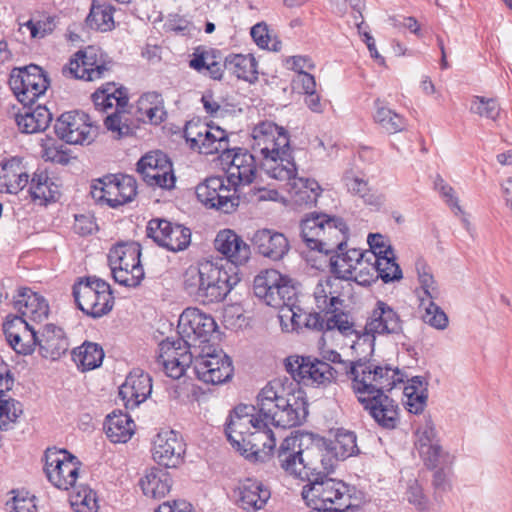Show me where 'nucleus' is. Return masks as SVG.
<instances>
[{
    "instance_id": "obj_1",
    "label": "nucleus",
    "mask_w": 512,
    "mask_h": 512,
    "mask_svg": "<svg viewBox=\"0 0 512 512\" xmlns=\"http://www.w3.org/2000/svg\"><path fill=\"white\" fill-rule=\"evenodd\" d=\"M215 249L227 262L219 266L212 262L190 266L184 273V289L188 295L203 304L223 301L240 282L238 266L251 255L250 246L234 231H219L214 240Z\"/></svg>"
},
{
    "instance_id": "obj_2",
    "label": "nucleus",
    "mask_w": 512,
    "mask_h": 512,
    "mask_svg": "<svg viewBox=\"0 0 512 512\" xmlns=\"http://www.w3.org/2000/svg\"><path fill=\"white\" fill-rule=\"evenodd\" d=\"M300 226L302 240L309 249L330 255V270L335 278L371 284L373 277L363 278V270L356 272L358 266L368 263V252L356 248L346 250L349 229L342 218L311 213Z\"/></svg>"
},
{
    "instance_id": "obj_3",
    "label": "nucleus",
    "mask_w": 512,
    "mask_h": 512,
    "mask_svg": "<svg viewBox=\"0 0 512 512\" xmlns=\"http://www.w3.org/2000/svg\"><path fill=\"white\" fill-rule=\"evenodd\" d=\"M257 408L263 421L284 429L301 425L308 415L303 391L293 383L285 386L281 379L270 381L261 389Z\"/></svg>"
},
{
    "instance_id": "obj_4",
    "label": "nucleus",
    "mask_w": 512,
    "mask_h": 512,
    "mask_svg": "<svg viewBox=\"0 0 512 512\" xmlns=\"http://www.w3.org/2000/svg\"><path fill=\"white\" fill-rule=\"evenodd\" d=\"M253 150L262 156V167L271 178H287L294 158L288 132L273 122L264 121L252 131Z\"/></svg>"
},
{
    "instance_id": "obj_5",
    "label": "nucleus",
    "mask_w": 512,
    "mask_h": 512,
    "mask_svg": "<svg viewBox=\"0 0 512 512\" xmlns=\"http://www.w3.org/2000/svg\"><path fill=\"white\" fill-rule=\"evenodd\" d=\"M331 471V466L329 467L324 459V465H319V468L308 478L307 484L303 486L301 495L306 505L312 508L310 512L358 509V506L351 504L355 487L329 477L328 474Z\"/></svg>"
},
{
    "instance_id": "obj_6",
    "label": "nucleus",
    "mask_w": 512,
    "mask_h": 512,
    "mask_svg": "<svg viewBox=\"0 0 512 512\" xmlns=\"http://www.w3.org/2000/svg\"><path fill=\"white\" fill-rule=\"evenodd\" d=\"M321 446L326 447L325 441L317 439L311 446L302 449L298 437H287L278 449V464L287 474L307 481L319 465H324Z\"/></svg>"
},
{
    "instance_id": "obj_7",
    "label": "nucleus",
    "mask_w": 512,
    "mask_h": 512,
    "mask_svg": "<svg viewBox=\"0 0 512 512\" xmlns=\"http://www.w3.org/2000/svg\"><path fill=\"white\" fill-rule=\"evenodd\" d=\"M352 388L357 396H372L391 391L404 381V374L389 365H376L359 359L349 366Z\"/></svg>"
},
{
    "instance_id": "obj_8",
    "label": "nucleus",
    "mask_w": 512,
    "mask_h": 512,
    "mask_svg": "<svg viewBox=\"0 0 512 512\" xmlns=\"http://www.w3.org/2000/svg\"><path fill=\"white\" fill-rule=\"evenodd\" d=\"M94 106L99 111H106L115 105V111L108 115L104 124L116 138L120 139L133 133L135 124L128 108V96L124 88H116L114 84H107L92 94Z\"/></svg>"
},
{
    "instance_id": "obj_9",
    "label": "nucleus",
    "mask_w": 512,
    "mask_h": 512,
    "mask_svg": "<svg viewBox=\"0 0 512 512\" xmlns=\"http://www.w3.org/2000/svg\"><path fill=\"white\" fill-rule=\"evenodd\" d=\"M72 294L77 307L94 319L108 314L114 305L110 285L95 276L80 278L73 285Z\"/></svg>"
},
{
    "instance_id": "obj_10",
    "label": "nucleus",
    "mask_w": 512,
    "mask_h": 512,
    "mask_svg": "<svg viewBox=\"0 0 512 512\" xmlns=\"http://www.w3.org/2000/svg\"><path fill=\"white\" fill-rule=\"evenodd\" d=\"M253 291L266 305L280 310L294 306L297 301L296 288L274 269L261 271L254 278Z\"/></svg>"
},
{
    "instance_id": "obj_11",
    "label": "nucleus",
    "mask_w": 512,
    "mask_h": 512,
    "mask_svg": "<svg viewBox=\"0 0 512 512\" xmlns=\"http://www.w3.org/2000/svg\"><path fill=\"white\" fill-rule=\"evenodd\" d=\"M286 371L297 382L306 386H323L331 384L338 371L326 361L314 356H289L285 361Z\"/></svg>"
},
{
    "instance_id": "obj_12",
    "label": "nucleus",
    "mask_w": 512,
    "mask_h": 512,
    "mask_svg": "<svg viewBox=\"0 0 512 512\" xmlns=\"http://www.w3.org/2000/svg\"><path fill=\"white\" fill-rule=\"evenodd\" d=\"M91 195L95 201L117 208L135 198L137 183L130 175H107L93 181Z\"/></svg>"
},
{
    "instance_id": "obj_13",
    "label": "nucleus",
    "mask_w": 512,
    "mask_h": 512,
    "mask_svg": "<svg viewBox=\"0 0 512 512\" xmlns=\"http://www.w3.org/2000/svg\"><path fill=\"white\" fill-rule=\"evenodd\" d=\"M9 85L19 102L28 106L45 93L49 87V79L41 67L30 64L14 68L9 78Z\"/></svg>"
},
{
    "instance_id": "obj_14",
    "label": "nucleus",
    "mask_w": 512,
    "mask_h": 512,
    "mask_svg": "<svg viewBox=\"0 0 512 512\" xmlns=\"http://www.w3.org/2000/svg\"><path fill=\"white\" fill-rule=\"evenodd\" d=\"M233 371L232 360L223 350L208 346L194 358L193 372L204 383L222 384L232 378Z\"/></svg>"
},
{
    "instance_id": "obj_15",
    "label": "nucleus",
    "mask_w": 512,
    "mask_h": 512,
    "mask_svg": "<svg viewBox=\"0 0 512 512\" xmlns=\"http://www.w3.org/2000/svg\"><path fill=\"white\" fill-rule=\"evenodd\" d=\"M44 472L56 488L68 490L78 478L80 462L65 449L48 448L44 454Z\"/></svg>"
},
{
    "instance_id": "obj_16",
    "label": "nucleus",
    "mask_w": 512,
    "mask_h": 512,
    "mask_svg": "<svg viewBox=\"0 0 512 512\" xmlns=\"http://www.w3.org/2000/svg\"><path fill=\"white\" fill-rule=\"evenodd\" d=\"M191 346L187 339L167 338L159 344L156 363L163 368L167 376L179 379L188 368L194 366L195 356L190 350Z\"/></svg>"
},
{
    "instance_id": "obj_17",
    "label": "nucleus",
    "mask_w": 512,
    "mask_h": 512,
    "mask_svg": "<svg viewBox=\"0 0 512 512\" xmlns=\"http://www.w3.org/2000/svg\"><path fill=\"white\" fill-rule=\"evenodd\" d=\"M111 68V60L104 59L96 48L88 47L75 54V58L62 68V74L75 79L95 81L105 78Z\"/></svg>"
},
{
    "instance_id": "obj_18",
    "label": "nucleus",
    "mask_w": 512,
    "mask_h": 512,
    "mask_svg": "<svg viewBox=\"0 0 512 512\" xmlns=\"http://www.w3.org/2000/svg\"><path fill=\"white\" fill-rule=\"evenodd\" d=\"M54 131L59 139L68 144L83 145L94 140L97 127L93 126L87 113L74 110L62 113L57 118Z\"/></svg>"
},
{
    "instance_id": "obj_19",
    "label": "nucleus",
    "mask_w": 512,
    "mask_h": 512,
    "mask_svg": "<svg viewBox=\"0 0 512 512\" xmlns=\"http://www.w3.org/2000/svg\"><path fill=\"white\" fill-rule=\"evenodd\" d=\"M236 191L229 183L225 184L224 178L214 176L197 185L196 196L206 207L230 213L238 206Z\"/></svg>"
},
{
    "instance_id": "obj_20",
    "label": "nucleus",
    "mask_w": 512,
    "mask_h": 512,
    "mask_svg": "<svg viewBox=\"0 0 512 512\" xmlns=\"http://www.w3.org/2000/svg\"><path fill=\"white\" fill-rule=\"evenodd\" d=\"M146 233L159 246L172 252L185 250L191 242L189 228L166 219H151L148 222Z\"/></svg>"
},
{
    "instance_id": "obj_21",
    "label": "nucleus",
    "mask_w": 512,
    "mask_h": 512,
    "mask_svg": "<svg viewBox=\"0 0 512 512\" xmlns=\"http://www.w3.org/2000/svg\"><path fill=\"white\" fill-rule=\"evenodd\" d=\"M137 172L150 186L171 189L175 184L172 163L161 151L147 153L137 163Z\"/></svg>"
},
{
    "instance_id": "obj_22",
    "label": "nucleus",
    "mask_w": 512,
    "mask_h": 512,
    "mask_svg": "<svg viewBox=\"0 0 512 512\" xmlns=\"http://www.w3.org/2000/svg\"><path fill=\"white\" fill-rule=\"evenodd\" d=\"M365 334L375 335H399L403 333V320L399 313L388 303L378 300L367 318Z\"/></svg>"
},
{
    "instance_id": "obj_23",
    "label": "nucleus",
    "mask_w": 512,
    "mask_h": 512,
    "mask_svg": "<svg viewBox=\"0 0 512 512\" xmlns=\"http://www.w3.org/2000/svg\"><path fill=\"white\" fill-rule=\"evenodd\" d=\"M216 322L211 315L203 313L198 308H186L178 321V334L189 342L191 339L208 341V337L216 330Z\"/></svg>"
},
{
    "instance_id": "obj_24",
    "label": "nucleus",
    "mask_w": 512,
    "mask_h": 512,
    "mask_svg": "<svg viewBox=\"0 0 512 512\" xmlns=\"http://www.w3.org/2000/svg\"><path fill=\"white\" fill-rule=\"evenodd\" d=\"M364 410L383 429L392 430L399 424V406L386 394L358 396Z\"/></svg>"
},
{
    "instance_id": "obj_25",
    "label": "nucleus",
    "mask_w": 512,
    "mask_h": 512,
    "mask_svg": "<svg viewBox=\"0 0 512 512\" xmlns=\"http://www.w3.org/2000/svg\"><path fill=\"white\" fill-rule=\"evenodd\" d=\"M185 444L173 430L160 431L153 441V459L166 468L176 467L182 461Z\"/></svg>"
},
{
    "instance_id": "obj_26",
    "label": "nucleus",
    "mask_w": 512,
    "mask_h": 512,
    "mask_svg": "<svg viewBox=\"0 0 512 512\" xmlns=\"http://www.w3.org/2000/svg\"><path fill=\"white\" fill-rule=\"evenodd\" d=\"M229 166L226 170L227 182L237 190L238 186L251 184L257 173L253 154L242 148L231 150Z\"/></svg>"
},
{
    "instance_id": "obj_27",
    "label": "nucleus",
    "mask_w": 512,
    "mask_h": 512,
    "mask_svg": "<svg viewBox=\"0 0 512 512\" xmlns=\"http://www.w3.org/2000/svg\"><path fill=\"white\" fill-rule=\"evenodd\" d=\"M152 392V378L140 368L133 369L119 388V396L127 409H134Z\"/></svg>"
},
{
    "instance_id": "obj_28",
    "label": "nucleus",
    "mask_w": 512,
    "mask_h": 512,
    "mask_svg": "<svg viewBox=\"0 0 512 512\" xmlns=\"http://www.w3.org/2000/svg\"><path fill=\"white\" fill-rule=\"evenodd\" d=\"M416 435V447L426 467H435L437 461L447 459V452L439 444L437 431L430 418H426L418 427Z\"/></svg>"
},
{
    "instance_id": "obj_29",
    "label": "nucleus",
    "mask_w": 512,
    "mask_h": 512,
    "mask_svg": "<svg viewBox=\"0 0 512 512\" xmlns=\"http://www.w3.org/2000/svg\"><path fill=\"white\" fill-rule=\"evenodd\" d=\"M31 338L34 347L39 346V353L44 358L56 360L65 354L69 344L62 328L54 325H45L43 331L39 334L31 329Z\"/></svg>"
},
{
    "instance_id": "obj_30",
    "label": "nucleus",
    "mask_w": 512,
    "mask_h": 512,
    "mask_svg": "<svg viewBox=\"0 0 512 512\" xmlns=\"http://www.w3.org/2000/svg\"><path fill=\"white\" fill-rule=\"evenodd\" d=\"M291 168L293 169H290L291 172L289 173V177L275 179L286 183L287 190L290 193L292 200L298 206L315 205L322 191L320 185L315 180L298 177L295 161H293V166Z\"/></svg>"
},
{
    "instance_id": "obj_31",
    "label": "nucleus",
    "mask_w": 512,
    "mask_h": 512,
    "mask_svg": "<svg viewBox=\"0 0 512 512\" xmlns=\"http://www.w3.org/2000/svg\"><path fill=\"white\" fill-rule=\"evenodd\" d=\"M252 243L260 255L273 261L282 260L290 250L287 237L272 229L257 230L252 237Z\"/></svg>"
},
{
    "instance_id": "obj_32",
    "label": "nucleus",
    "mask_w": 512,
    "mask_h": 512,
    "mask_svg": "<svg viewBox=\"0 0 512 512\" xmlns=\"http://www.w3.org/2000/svg\"><path fill=\"white\" fill-rule=\"evenodd\" d=\"M238 505L245 511L261 510L271 497L270 490L259 480L246 478L237 488Z\"/></svg>"
},
{
    "instance_id": "obj_33",
    "label": "nucleus",
    "mask_w": 512,
    "mask_h": 512,
    "mask_svg": "<svg viewBox=\"0 0 512 512\" xmlns=\"http://www.w3.org/2000/svg\"><path fill=\"white\" fill-rule=\"evenodd\" d=\"M276 446V439L268 424L263 421L260 427L254 428L250 432L243 445L236 449L247 459L258 460L261 452H270Z\"/></svg>"
},
{
    "instance_id": "obj_34",
    "label": "nucleus",
    "mask_w": 512,
    "mask_h": 512,
    "mask_svg": "<svg viewBox=\"0 0 512 512\" xmlns=\"http://www.w3.org/2000/svg\"><path fill=\"white\" fill-rule=\"evenodd\" d=\"M14 308L22 317L32 321H42L47 318L49 306L46 300L30 288H22L14 297Z\"/></svg>"
},
{
    "instance_id": "obj_35",
    "label": "nucleus",
    "mask_w": 512,
    "mask_h": 512,
    "mask_svg": "<svg viewBox=\"0 0 512 512\" xmlns=\"http://www.w3.org/2000/svg\"><path fill=\"white\" fill-rule=\"evenodd\" d=\"M368 263L371 264V270L376 273L384 283L399 281L402 279V270L396 263L395 254L392 247H387L378 252L367 253Z\"/></svg>"
},
{
    "instance_id": "obj_36",
    "label": "nucleus",
    "mask_w": 512,
    "mask_h": 512,
    "mask_svg": "<svg viewBox=\"0 0 512 512\" xmlns=\"http://www.w3.org/2000/svg\"><path fill=\"white\" fill-rule=\"evenodd\" d=\"M136 117L138 121L158 125L166 117L164 100L158 92L144 93L136 103Z\"/></svg>"
},
{
    "instance_id": "obj_37",
    "label": "nucleus",
    "mask_w": 512,
    "mask_h": 512,
    "mask_svg": "<svg viewBox=\"0 0 512 512\" xmlns=\"http://www.w3.org/2000/svg\"><path fill=\"white\" fill-rule=\"evenodd\" d=\"M191 68L203 75H209L214 80H220L224 71V62L219 51L198 47L189 62Z\"/></svg>"
},
{
    "instance_id": "obj_38",
    "label": "nucleus",
    "mask_w": 512,
    "mask_h": 512,
    "mask_svg": "<svg viewBox=\"0 0 512 512\" xmlns=\"http://www.w3.org/2000/svg\"><path fill=\"white\" fill-rule=\"evenodd\" d=\"M313 296L315 304L320 312H335L338 305H343L341 299V292L339 289V282L337 278L326 277L319 280L317 283Z\"/></svg>"
},
{
    "instance_id": "obj_39",
    "label": "nucleus",
    "mask_w": 512,
    "mask_h": 512,
    "mask_svg": "<svg viewBox=\"0 0 512 512\" xmlns=\"http://www.w3.org/2000/svg\"><path fill=\"white\" fill-rule=\"evenodd\" d=\"M20 160L12 158L2 164L0 192L17 194L29 183V175L20 168Z\"/></svg>"
},
{
    "instance_id": "obj_40",
    "label": "nucleus",
    "mask_w": 512,
    "mask_h": 512,
    "mask_svg": "<svg viewBox=\"0 0 512 512\" xmlns=\"http://www.w3.org/2000/svg\"><path fill=\"white\" fill-rule=\"evenodd\" d=\"M140 486L146 496L159 499L170 491L172 479L165 469L153 467L141 478Z\"/></svg>"
},
{
    "instance_id": "obj_41",
    "label": "nucleus",
    "mask_w": 512,
    "mask_h": 512,
    "mask_svg": "<svg viewBox=\"0 0 512 512\" xmlns=\"http://www.w3.org/2000/svg\"><path fill=\"white\" fill-rule=\"evenodd\" d=\"M134 426L130 416L122 411L109 414L104 423L106 435L114 443L127 442L134 433Z\"/></svg>"
},
{
    "instance_id": "obj_42",
    "label": "nucleus",
    "mask_w": 512,
    "mask_h": 512,
    "mask_svg": "<svg viewBox=\"0 0 512 512\" xmlns=\"http://www.w3.org/2000/svg\"><path fill=\"white\" fill-rule=\"evenodd\" d=\"M52 121V113L47 107L38 105L24 114H17L16 123L22 133L32 134L44 131Z\"/></svg>"
},
{
    "instance_id": "obj_43",
    "label": "nucleus",
    "mask_w": 512,
    "mask_h": 512,
    "mask_svg": "<svg viewBox=\"0 0 512 512\" xmlns=\"http://www.w3.org/2000/svg\"><path fill=\"white\" fill-rule=\"evenodd\" d=\"M224 69L238 79L248 82L257 80V61L251 54H229L224 59Z\"/></svg>"
},
{
    "instance_id": "obj_44",
    "label": "nucleus",
    "mask_w": 512,
    "mask_h": 512,
    "mask_svg": "<svg viewBox=\"0 0 512 512\" xmlns=\"http://www.w3.org/2000/svg\"><path fill=\"white\" fill-rule=\"evenodd\" d=\"M141 246L137 242H121L112 247L108 253L109 266L136 267L140 262Z\"/></svg>"
},
{
    "instance_id": "obj_45",
    "label": "nucleus",
    "mask_w": 512,
    "mask_h": 512,
    "mask_svg": "<svg viewBox=\"0 0 512 512\" xmlns=\"http://www.w3.org/2000/svg\"><path fill=\"white\" fill-rule=\"evenodd\" d=\"M114 12L115 8L111 4L100 3L98 0H93L89 14L86 17V24L91 29L97 31H111L115 28Z\"/></svg>"
},
{
    "instance_id": "obj_46",
    "label": "nucleus",
    "mask_w": 512,
    "mask_h": 512,
    "mask_svg": "<svg viewBox=\"0 0 512 512\" xmlns=\"http://www.w3.org/2000/svg\"><path fill=\"white\" fill-rule=\"evenodd\" d=\"M263 419L259 418H229L226 423L225 434L231 445L237 449L239 445H243L247 435L253 431L254 428L260 427Z\"/></svg>"
},
{
    "instance_id": "obj_47",
    "label": "nucleus",
    "mask_w": 512,
    "mask_h": 512,
    "mask_svg": "<svg viewBox=\"0 0 512 512\" xmlns=\"http://www.w3.org/2000/svg\"><path fill=\"white\" fill-rule=\"evenodd\" d=\"M29 193L33 200L46 203L55 201L59 192L58 186L48 177V173L37 169L30 181Z\"/></svg>"
},
{
    "instance_id": "obj_48",
    "label": "nucleus",
    "mask_w": 512,
    "mask_h": 512,
    "mask_svg": "<svg viewBox=\"0 0 512 512\" xmlns=\"http://www.w3.org/2000/svg\"><path fill=\"white\" fill-rule=\"evenodd\" d=\"M201 153L206 155L221 153L222 156L228 159L231 154L229 149L228 134L220 127H212L207 125V130L204 132V142H202Z\"/></svg>"
},
{
    "instance_id": "obj_49",
    "label": "nucleus",
    "mask_w": 512,
    "mask_h": 512,
    "mask_svg": "<svg viewBox=\"0 0 512 512\" xmlns=\"http://www.w3.org/2000/svg\"><path fill=\"white\" fill-rule=\"evenodd\" d=\"M454 457L447 452V459L445 461H437L435 467H427L434 470L432 478V486L434 488V499L439 501L442 494L451 489L450 477L452 475V464Z\"/></svg>"
},
{
    "instance_id": "obj_50",
    "label": "nucleus",
    "mask_w": 512,
    "mask_h": 512,
    "mask_svg": "<svg viewBox=\"0 0 512 512\" xmlns=\"http://www.w3.org/2000/svg\"><path fill=\"white\" fill-rule=\"evenodd\" d=\"M103 357V349L96 343L85 342L73 350V360L83 371L99 367Z\"/></svg>"
},
{
    "instance_id": "obj_51",
    "label": "nucleus",
    "mask_w": 512,
    "mask_h": 512,
    "mask_svg": "<svg viewBox=\"0 0 512 512\" xmlns=\"http://www.w3.org/2000/svg\"><path fill=\"white\" fill-rule=\"evenodd\" d=\"M330 449L334 451V456L341 460L360 453L356 434L342 428L337 430L335 441Z\"/></svg>"
},
{
    "instance_id": "obj_52",
    "label": "nucleus",
    "mask_w": 512,
    "mask_h": 512,
    "mask_svg": "<svg viewBox=\"0 0 512 512\" xmlns=\"http://www.w3.org/2000/svg\"><path fill=\"white\" fill-rule=\"evenodd\" d=\"M379 100L375 102L377 110L374 121L388 134H395L405 129L407 123L403 116L387 107L379 106Z\"/></svg>"
},
{
    "instance_id": "obj_53",
    "label": "nucleus",
    "mask_w": 512,
    "mask_h": 512,
    "mask_svg": "<svg viewBox=\"0 0 512 512\" xmlns=\"http://www.w3.org/2000/svg\"><path fill=\"white\" fill-rule=\"evenodd\" d=\"M343 180L348 191L363 199L368 205L378 206L381 204V198L371 193L368 182L362 178L354 176L352 172H346Z\"/></svg>"
},
{
    "instance_id": "obj_54",
    "label": "nucleus",
    "mask_w": 512,
    "mask_h": 512,
    "mask_svg": "<svg viewBox=\"0 0 512 512\" xmlns=\"http://www.w3.org/2000/svg\"><path fill=\"white\" fill-rule=\"evenodd\" d=\"M501 111V106L496 98L475 95L471 99L470 112L481 118L497 122Z\"/></svg>"
},
{
    "instance_id": "obj_55",
    "label": "nucleus",
    "mask_w": 512,
    "mask_h": 512,
    "mask_svg": "<svg viewBox=\"0 0 512 512\" xmlns=\"http://www.w3.org/2000/svg\"><path fill=\"white\" fill-rule=\"evenodd\" d=\"M110 269L115 282L127 288L138 287L145 276L142 266L125 267L118 265L110 266Z\"/></svg>"
},
{
    "instance_id": "obj_56",
    "label": "nucleus",
    "mask_w": 512,
    "mask_h": 512,
    "mask_svg": "<svg viewBox=\"0 0 512 512\" xmlns=\"http://www.w3.org/2000/svg\"><path fill=\"white\" fill-rule=\"evenodd\" d=\"M21 414V403L9 397L7 392L0 393V429L6 430L11 423L16 422Z\"/></svg>"
},
{
    "instance_id": "obj_57",
    "label": "nucleus",
    "mask_w": 512,
    "mask_h": 512,
    "mask_svg": "<svg viewBox=\"0 0 512 512\" xmlns=\"http://www.w3.org/2000/svg\"><path fill=\"white\" fill-rule=\"evenodd\" d=\"M416 270L420 287L423 290L426 298L429 299V301L438 299L440 296V290L427 265L422 261H418L416 263Z\"/></svg>"
},
{
    "instance_id": "obj_58",
    "label": "nucleus",
    "mask_w": 512,
    "mask_h": 512,
    "mask_svg": "<svg viewBox=\"0 0 512 512\" xmlns=\"http://www.w3.org/2000/svg\"><path fill=\"white\" fill-rule=\"evenodd\" d=\"M206 130L207 125L199 122L189 121L186 123L183 134L191 149L198 150L201 153V147H204L202 142H204V132Z\"/></svg>"
},
{
    "instance_id": "obj_59",
    "label": "nucleus",
    "mask_w": 512,
    "mask_h": 512,
    "mask_svg": "<svg viewBox=\"0 0 512 512\" xmlns=\"http://www.w3.org/2000/svg\"><path fill=\"white\" fill-rule=\"evenodd\" d=\"M341 307L338 305L335 312H325L326 331L337 329L342 334L348 335L352 330V324L348 321V315L341 310Z\"/></svg>"
},
{
    "instance_id": "obj_60",
    "label": "nucleus",
    "mask_w": 512,
    "mask_h": 512,
    "mask_svg": "<svg viewBox=\"0 0 512 512\" xmlns=\"http://www.w3.org/2000/svg\"><path fill=\"white\" fill-rule=\"evenodd\" d=\"M425 310L426 313L423 316L425 323L438 330H444L448 326V317L446 313L437 304H435L434 300L429 301Z\"/></svg>"
},
{
    "instance_id": "obj_61",
    "label": "nucleus",
    "mask_w": 512,
    "mask_h": 512,
    "mask_svg": "<svg viewBox=\"0 0 512 512\" xmlns=\"http://www.w3.org/2000/svg\"><path fill=\"white\" fill-rule=\"evenodd\" d=\"M434 188L445 199V202L457 210V213H462V209L458 204V198L454 195V189L449 186L441 176L437 175L434 180Z\"/></svg>"
},
{
    "instance_id": "obj_62",
    "label": "nucleus",
    "mask_w": 512,
    "mask_h": 512,
    "mask_svg": "<svg viewBox=\"0 0 512 512\" xmlns=\"http://www.w3.org/2000/svg\"><path fill=\"white\" fill-rule=\"evenodd\" d=\"M280 321L281 324L284 326L283 329L289 330L288 325L284 322L285 319H289L291 322V330H298L301 328L302 324H304V315L301 312V309L299 306L294 304L292 307L284 308L280 310Z\"/></svg>"
},
{
    "instance_id": "obj_63",
    "label": "nucleus",
    "mask_w": 512,
    "mask_h": 512,
    "mask_svg": "<svg viewBox=\"0 0 512 512\" xmlns=\"http://www.w3.org/2000/svg\"><path fill=\"white\" fill-rule=\"evenodd\" d=\"M406 495L408 502L416 506L418 510H427V497L424 495L422 487L416 480L409 484Z\"/></svg>"
},
{
    "instance_id": "obj_64",
    "label": "nucleus",
    "mask_w": 512,
    "mask_h": 512,
    "mask_svg": "<svg viewBox=\"0 0 512 512\" xmlns=\"http://www.w3.org/2000/svg\"><path fill=\"white\" fill-rule=\"evenodd\" d=\"M64 146L62 144L55 145L52 144L50 146L45 145L43 149V158L46 161H51L53 163L66 165L70 161V156L66 150L63 149Z\"/></svg>"
}]
</instances>
